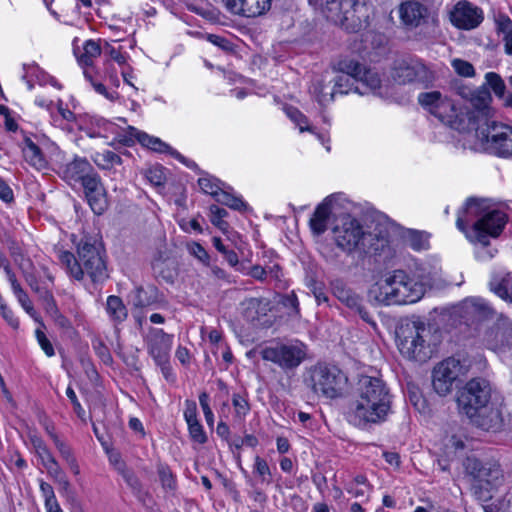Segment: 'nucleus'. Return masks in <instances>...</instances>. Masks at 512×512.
<instances>
[{
  "instance_id": "nucleus-1",
  "label": "nucleus",
  "mask_w": 512,
  "mask_h": 512,
  "mask_svg": "<svg viewBox=\"0 0 512 512\" xmlns=\"http://www.w3.org/2000/svg\"><path fill=\"white\" fill-rule=\"evenodd\" d=\"M392 408V395L379 377L363 375L358 379L349 404L348 417L359 427L387 420Z\"/></svg>"
},
{
  "instance_id": "nucleus-2",
  "label": "nucleus",
  "mask_w": 512,
  "mask_h": 512,
  "mask_svg": "<svg viewBox=\"0 0 512 512\" xmlns=\"http://www.w3.org/2000/svg\"><path fill=\"white\" fill-rule=\"evenodd\" d=\"M506 221V213L489 200L472 198L459 210L456 226L470 242L487 246L489 237H497Z\"/></svg>"
},
{
  "instance_id": "nucleus-3",
  "label": "nucleus",
  "mask_w": 512,
  "mask_h": 512,
  "mask_svg": "<svg viewBox=\"0 0 512 512\" xmlns=\"http://www.w3.org/2000/svg\"><path fill=\"white\" fill-rule=\"evenodd\" d=\"M424 291V285L404 270H394L373 284L368 296L381 305H401L417 302L424 295Z\"/></svg>"
},
{
  "instance_id": "nucleus-4",
  "label": "nucleus",
  "mask_w": 512,
  "mask_h": 512,
  "mask_svg": "<svg viewBox=\"0 0 512 512\" xmlns=\"http://www.w3.org/2000/svg\"><path fill=\"white\" fill-rule=\"evenodd\" d=\"M309 3L327 20L344 27L346 30L356 31L368 22L371 7L366 0H309Z\"/></svg>"
},
{
  "instance_id": "nucleus-5",
  "label": "nucleus",
  "mask_w": 512,
  "mask_h": 512,
  "mask_svg": "<svg viewBox=\"0 0 512 512\" xmlns=\"http://www.w3.org/2000/svg\"><path fill=\"white\" fill-rule=\"evenodd\" d=\"M419 105L443 124L458 128L464 115L462 106L452 96L438 90L421 92L417 97Z\"/></svg>"
},
{
  "instance_id": "nucleus-6",
  "label": "nucleus",
  "mask_w": 512,
  "mask_h": 512,
  "mask_svg": "<svg viewBox=\"0 0 512 512\" xmlns=\"http://www.w3.org/2000/svg\"><path fill=\"white\" fill-rule=\"evenodd\" d=\"M346 384V375L336 366L319 364L310 370L308 385L318 396L338 398L343 394Z\"/></svg>"
},
{
  "instance_id": "nucleus-7",
  "label": "nucleus",
  "mask_w": 512,
  "mask_h": 512,
  "mask_svg": "<svg viewBox=\"0 0 512 512\" xmlns=\"http://www.w3.org/2000/svg\"><path fill=\"white\" fill-rule=\"evenodd\" d=\"M491 397V387L482 378L471 379L459 392L457 402L459 408L471 419L481 416Z\"/></svg>"
},
{
  "instance_id": "nucleus-8",
  "label": "nucleus",
  "mask_w": 512,
  "mask_h": 512,
  "mask_svg": "<svg viewBox=\"0 0 512 512\" xmlns=\"http://www.w3.org/2000/svg\"><path fill=\"white\" fill-rule=\"evenodd\" d=\"M470 365L465 360L449 357L440 362L432 372V385L440 396L452 392L456 383L467 375Z\"/></svg>"
},
{
  "instance_id": "nucleus-9",
  "label": "nucleus",
  "mask_w": 512,
  "mask_h": 512,
  "mask_svg": "<svg viewBox=\"0 0 512 512\" xmlns=\"http://www.w3.org/2000/svg\"><path fill=\"white\" fill-rule=\"evenodd\" d=\"M476 136L481 141V147L501 157L512 156V127L487 121L486 127H479Z\"/></svg>"
},
{
  "instance_id": "nucleus-10",
  "label": "nucleus",
  "mask_w": 512,
  "mask_h": 512,
  "mask_svg": "<svg viewBox=\"0 0 512 512\" xmlns=\"http://www.w3.org/2000/svg\"><path fill=\"white\" fill-rule=\"evenodd\" d=\"M260 354L263 360L270 361L283 370H291L298 367L305 359L306 346L299 341L278 342L264 347Z\"/></svg>"
},
{
  "instance_id": "nucleus-11",
  "label": "nucleus",
  "mask_w": 512,
  "mask_h": 512,
  "mask_svg": "<svg viewBox=\"0 0 512 512\" xmlns=\"http://www.w3.org/2000/svg\"><path fill=\"white\" fill-rule=\"evenodd\" d=\"M428 333L423 323H413L404 328L398 339L401 354L409 359L425 361L429 357L425 340Z\"/></svg>"
},
{
  "instance_id": "nucleus-12",
  "label": "nucleus",
  "mask_w": 512,
  "mask_h": 512,
  "mask_svg": "<svg viewBox=\"0 0 512 512\" xmlns=\"http://www.w3.org/2000/svg\"><path fill=\"white\" fill-rule=\"evenodd\" d=\"M356 82L351 76L338 75L333 80L327 81L326 77L315 79L311 86V93L317 102L325 106L334 100L336 94H348L355 92Z\"/></svg>"
},
{
  "instance_id": "nucleus-13",
  "label": "nucleus",
  "mask_w": 512,
  "mask_h": 512,
  "mask_svg": "<svg viewBox=\"0 0 512 512\" xmlns=\"http://www.w3.org/2000/svg\"><path fill=\"white\" fill-rule=\"evenodd\" d=\"M332 232L336 245L346 252L354 251L364 235L358 220L348 214H343L336 219Z\"/></svg>"
},
{
  "instance_id": "nucleus-14",
  "label": "nucleus",
  "mask_w": 512,
  "mask_h": 512,
  "mask_svg": "<svg viewBox=\"0 0 512 512\" xmlns=\"http://www.w3.org/2000/svg\"><path fill=\"white\" fill-rule=\"evenodd\" d=\"M433 7V0H406L398 6L400 22L409 30L421 27L428 23Z\"/></svg>"
},
{
  "instance_id": "nucleus-15",
  "label": "nucleus",
  "mask_w": 512,
  "mask_h": 512,
  "mask_svg": "<svg viewBox=\"0 0 512 512\" xmlns=\"http://www.w3.org/2000/svg\"><path fill=\"white\" fill-rule=\"evenodd\" d=\"M78 256L84 274L87 273L93 282L103 281L107 278L105 261L94 245L81 242L78 246Z\"/></svg>"
},
{
  "instance_id": "nucleus-16",
  "label": "nucleus",
  "mask_w": 512,
  "mask_h": 512,
  "mask_svg": "<svg viewBox=\"0 0 512 512\" xmlns=\"http://www.w3.org/2000/svg\"><path fill=\"white\" fill-rule=\"evenodd\" d=\"M148 353L154 361L161 366L168 363L172 347L173 336L165 333L162 329L151 328L144 338Z\"/></svg>"
},
{
  "instance_id": "nucleus-17",
  "label": "nucleus",
  "mask_w": 512,
  "mask_h": 512,
  "mask_svg": "<svg viewBox=\"0 0 512 512\" xmlns=\"http://www.w3.org/2000/svg\"><path fill=\"white\" fill-rule=\"evenodd\" d=\"M482 21V10L467 1L458 2L451 12L452 24L460 29H474Z\"/></svg>"
},
{
  "instance_id": "nucleus-18",
  "label": "nucleus",
  "mask_w": 512,
  "mask_h": 512,
  "mask_svg": "<svg viewBox=\"0 0 512 512\" xmlns=\"http://www.w3.org/2000/svg\"><path fill=\"white\" fill-rule=\"evenodd\" d=\"M394 77L400 83H427L432 79L430 70L418 60H411L399 64L395 68Z\"/></svg>"
},
{
  "instance_id": "nucleus-19",
  "label": "nucleus",
  "mask_w": 512,
  "mask_h": 512,
  "mask_svg": "<svg viewBox=\"0 0 512 512\" xmlns=\"http://www.w3.org/2000/svg\"><path fill=\"white\" fill-rule=\"evenodd\" d=\"M232 14L244 17H257L266 13L272 0H221Z\"/></svg>"
},
{
  "instance_id": "nucleus-20",
  "label": "nucleus",
  "mask_w": 512,
  "mask_h": 512,
  "mask_svg": "<svg viewBox=\"0 0 512 512\" xmlns=\"http://www.w3.org/2000/svg\"><path fill=\"white\" fill-rule=\"evenodd\" d=\"M127 132L131 137L137 139V141L143 146L152 151L159 153H169L172 156L182 159L183 157L177 152L174 151L168 144L163 142L160 138L151 136L143 131L138 130L135 127L129 126L127 128Z\"/></svg>"
},
{
  "instance_id": "nucleus-21",
  "label": "nucleus",
  "mask_w": 512,
  "mask_h": 512,
  "mask_svg": "<svg viewBox=\"0 0 512 512\" xmlns=\"http://www.w3.org/2000/svg\"><path fill=\"white\" fill-rule=\"evenodd\" d=\"M93 170L92 165L86 158L75 157L62 168L61 173L63 179L72 185L79 183Z\"/></svg>"
},
{
  "instance_id": "nucleus-22",
  "label": "nucleus",
  "mask_w": 512,
  "mask_h": 512,
  "mask_svg": "<svg viewBox=\"0 0 512 512\" xmlns=\"http://www.w3.org/2000/svg\"><path fill=\"white\" fill-rule=\"evenodd\" d=\"M332 213V200L328 197L318 205L310 219V228L314 234L321 235L326 231Z\"/></svg>"
},
{
  "instance_id": "nucleus-23",
  "label": "nucleus",
  "mask_w": 512,
  "mask_h": 512,
  "mask_svg": "<svg viewBox=\"0 0 512 512\" xmlns=\"http://www.w3.org/2000/svg\"><path fill=\"white\" fill-rule=\"evenodd\" d=\"M459 94L461 97L470 101L472 107L483 113L487 114V110L489 109V105L491 103V95L485 89H469L463 88L459 90Z\"/></svg>"
},
{
  "instance_id": "nucleus-24",
  "label": "nucleus",
  "mask_w": 512,
  "mask_h": 512,
  "mask_svg": "<svg viewBox=\"0 0 512 512\" xmlns=\"http://www.w3.org/2000/svg\"><path fill=\"white\" fill-rule=\"evenodd\" d=\"M355 82V92L360 95H364L369 92L376 93V91L381 87L379 74L371 69H366L365 67L362 70V74L360 77H357Z\"/></svg>"
},
{
  "instance_id": "nucleus-25",
  "label": "nucleus",
  "mask_w": 512,
  "mask_h": 512,
  "mask_svg": "<svg viewBox=\"0 0 512 512\" xmlns=\"http://www.w3.org/2000/svg\"><path fill=\"white\" fill-rule=\"evenodd\" d=\"M495 25L497 34L504 44L505 53L512 55V20L500 13L495 16Z\"/></svg>"
},
{
  "instance_id": "nucleus-26",
  "label": "nucleus",
  "mask_w": 512,
  "mask_h": 512,
  "mask_svg": "<svg viewBox=\"0 0 512 512\" xmlns=\"http://www.w3.org/2000/svg\"><path fill=\"white\" fill-rule=\"evenodd\" d=\"M46 313L52 318L54 323L61 329L71 328V323L58 309L54 297L50 291L45 290L42 295Z\"/></svg>"
},
{
  "instance_id": "nucleus-27",
  "label": "nucleus",
  "mask_w": 512,
  "mask_h": 512,
  "mask_svg": "<svg viewBox=\"0 0 512 512\" xmlns=\"http://www.w3.org/2000/svg\"><path fill=\"white\" fill-rule=\"evenodd\" d=\"M463 308L467 313H472L483 318L493 317L496 314L489 303L479 297H470L465 299L463 301Z\"/></svg>"
},
{
  "instance_id": "nucleus-28",
  "label": "nucleus",
  "mask_w": 512,
  "mask_h": 512,
  "mask_svg": "<svg viewBox=\"0 0 512 512\" xmlns=\"http://www.w3.org/2000/svg\"><path fill=\"white\" fill-rule=\"evenodd\" d=\"M58 259L62 267L72 278L78 281L83 279L84 271L73 253L61 250L58 252Z\"/></svg>"
},
{
  "instance_id": "nucleus-29",
  "label": "nucleus",
  "mask_w": 512,
  "mask_h": 512,
  "mask_svg": "<svg viewBox=\"0 0 512 512\" xmlns=\"http://www.w3.org/2000/svg\"><path fill=\"white\" fill-rule=\"evenodd\" d=\"M25 160L36 169L40 170L46 167V161L40 148L29 138L24 141L22 149Z\"/></svg>"
},
{
  "instance_id": "nucleus-30",
  "label": "nucleus",
  "mask_w": 512,
  "mask_h": 512,
  "mask_svg": "<svg viewBox=\"0 0 512 512\" xmlns=\"http://www.w3.org/2000/svg\"><path fill=\"white\" fill-rule=\"evenodd\" d=\"M106 312L110 320L114 323H121L126 320L128 311L122 299L118 296L111 295L106 301Z\"/></svg>"
},
{
  "instance_id": "nucleus-31",
  "label": "nucleus",
  "mask_w": 512,
  "mask_h": 512,
  "mask_svg": "<svg viewBox=\"0 0 512 512\" xmlns=\"http://www.w3.org/2000/svg\"><path fill=\"white\" fill-rule=\"evenodd\" d=\"M486 473H483V481L482 487H476L475 489L485 490L487 495H484V498H490L491 495L489 492L495 488H497L503 480L502 472L497 465H493L491 467H486Z\"/></svg>"
},
{
  "instance_id": "nucleus-32",
  "label": "nucleus",
  "mask_w": 512,
  "mask_h": 512,
  "mask_svg": "<svg viewBox=\"0 0 512 512\" xmlns=\"http://www.w3.org/2000/svg\"><path fill=\"white\" fill-rule=\"evenodd\" d=\"M102 49L95 40H87L83 45V51L77 56L78 63L84 68L93 65L94 60L100 56Z\"/></svg>"
},
{
  "instance_id": "nucleus-33",
  "label": "nucleus",
  "mask_w": 512,
  "mask_h": 512,
  "mask_svg": "<svg viewBox=\"0 0 512 512\" xmlns=\"http://www.w3.org/2000/svg\"><path fill=\"white\" fill-rule=\"evenodd\" d=\"M333 294L339 301L352 309L359 307L361 302V298L341 282H336L333 285Z\"/></svg>"
},
{
  "instance_id": "nucleus-34",
  "label": "nucleus",
  "mask_w": 512,
  "mask_h": 512,
  "mask_svg": "<svg viewBox=\"0 0 512 512\" xmlns=\"http://www.w3.org/2000/svg\"><path fill=\"white\" fill-rule=\"evenodd\" d=\"M346 491L355 498L368 497L372 491V486L369 484L364 475H357L351 482L345 486Z\"/></svg>"
},
{
  "instance_id": "nucleus-35",
  "label": "nucleus",
  "mask_w": 512,
  "mask_h": 512,
  "mask_svg": "<svg viewBox=\"0 0 512 512\" xmlns=\"http://www.w3.org/2000/svg\"><path fill=\"white\" fill-rule=\"evenodd\" d=\"M363 68L358 61L349 57L341 58L334 65L336 71L342 73V75L351 76L354 81H356L357 77H360Z\"/></svg>"
},
{
  "instance_id": "nucleus-36",
  "label": "nucleus",
  "mask_w": 512,
  "mask_h": 512,
  "mask_svg": "<svg viewBox=\"0 0 512 512\" xmlns=\"http://www.w3.org/2000/svg\"><path fill=\"white\" fill-rule=\"evenodd\" d=\"M93 161L102 170H111L122 164L121 157L111 150L96 152L93 155Z\"/></svg>"
},
{
  "instance_id": "nucleus-37",
  "label": "nucleus",
  "mask_w": 512,
  "mask_h": 512,
  "mask_svg": "<svg viewBox=\"0 0 512 512\" xmlns=\"http://www.w3.org/2000/svg\"><path fill=\"white\" fill-rule=\"evenodd\" d=\"M86 199L92 211L97 215L103 214L107 208L105 188L98 189L95 193L87 194Z\"/></svg>"
},
{
  "instance_id": "nucleus-38",
  "label": "nucleus",
  "mask_w": 512,
  "mask_h": 512,
  "mask_svg": "<svg viewBox=\"0 0 512 512\" xmlns=\"http://www.w3.org/2000/svg\"><path fill=\"white\" fill-rule=\"evenodd\" d=\"M253 473L259 478L261 484H271L272 474L265 459L259 456L254 458Z\"/></svg>"
},
{
  "instance_id": "nucleus-39",
  "label": "nucleus",
  "mask_w": 512,
  "mask_h": 512,
  "mask_svg": "<svg viewBox=\"0 0 512 512\" xmlns=\"http://www.w3.org/2000/svg\"><path fill=\"white\" fill-rule=\"evenodd\" d=\"M134 304L138 307H148L156 303L157 290L153 287L144 289L138 287L136 289Z\"/></svg>"
},
{
  "instance_id": "nucleus-40",
  "label": "nucleus",
  "mask_w": 512,
  "mask_h": 512,
  "mask_svg": "<svg viewBox=\"0 0 512 512\" xmlns=\"http://www.w3.org/2000/svg\"><path fill=\"white\" fill-rule=\"evenodd\" d=\"M465 468L466 471L475 479L474 488L482 487L483 473H486V467L482 466L477 459L467 458L465 461Z\"/></svg>"
},
{
  "instance_id": "nucleus-41",
  "label": "nucleus",
  "mask_w": 512,
  "mask_h": 512,
  "mask_svg": "<svg viewBox=\"0 0 512 512\" xmlns=\"http://www.w3.org/2000/svg\"><path fill=\"white\" fill-rule=\"evenodd\" d=\"M216 201L238 211L246 208V204L240 197L234 196L223 189L218 193Z\"/></svg>"
},
{
  "instance_id": "nucleus-42",
  "label": "nucleus",
  "mask_w": 512,
  "mask_h": 512,
  "mask_svg": "<svg viewBox=\"0 0 512 512\" xmlns=\"http://www.w3.org/2000/svg\"><path fill=\"white\" fill-rule=\"evenodd\" d=\"M30 442L36 455L39 457L41 464H44L45 462L54 458L53 455L50 453L49 449L47 448L46 444L40 437L35 435L31 436Z\"/></svg>"
},
{
  "instance_id": "nucleus-43",
  "label": "nucleus",
  "mask_w": 512,
  "mask_h": 512,
  "mask_svg": "<svg viewBox=\"0 0 512 512\" xmlns=\"http://www.w3.org/2000/svg\"><path fill=\"white\" fill-rule=\"evenodd\" d=\"M79 183H81L84 188L85 196L89 193H95L98 189L104 188L99 175L94 170Z\"/></svg>"
},
{
  "instance_id": "nucleus-44",
  "label": "nucleus",
  "mask_w": 512,
  "mask_h": 512,
  "mask_svg": "<svg viewBox=\"0 0 512 512\" xmlns=\"http://www.w3.org/2000/svg\"><path fill=\"white\" fill-rule=\"evenodd\" d=\"M481 428L485 430H495L500 427L502 419L498 409H491L489 417L475 421Z\"/></svg>"
},
{
  "instance_id": "nucleus-45",
  "label": "nucleus",
  "mask_w": 512,
  "mask_h": 512,
  "mask_svg": "<svg viewBox=\"0 0 512 512\" xmlns=\"http://www.w3.org/2000/svg\"><path fill=\"white\" fill-rule=\"evenodd\" d=\"M198 184L204 193L212 195L215 199L222 190L219 181L212 177H201L198 180Z\"/></svg>"
},
{
  "instance_id": "nucleus-46",
  "label": "nucleus",
  "mask_w": 512,
  "mask_h": 512,
  "mask_svg": "<svg viewBox=\"0 0 512 512\" xmlns=\"http://www.w3.org/2000/svg\"><path fill=\"white\" fill-rule=\"evenodd\" d=\"M491 290L502 299H510L512 301V284L506 278L502 279L501 282L495 283L492 281L490 283Z\"/></svg>"
},
{
  "instance_id": "nucleus-47",
  "label": "nucleus",
  "mask_w": 512,
  "mask_h": 512,
  "mask_svg": "<svg viewBox=\"0 0 512 512\" xmlns=\"http://www.w3.org/2000/svg\"><path fill=\"white\" fill-rule=\"evenodd\" d=\"M210 214V221L212 224L217 226L222 231L227 229L228 224L224 221V217L227 216L228 212L225 209L220 208L217 205H212L210 206Z\"/></svg>"
},
{
  "instance_id": "nucleus-48",
  "label": "nucleus",
  "mask_w": 512,
  "mask_h": 512,
  "mask_svg": "<svg viewBox=\"0 0 512 512\" xmlns=\"http://www.w3.org/2000/svg\"><path fill=\"white\" fill-rule=\"evenodd\" d=\"M451 66L454 71L462 77H473L475 75L473 65L466 60L455 58L451 61Z\"/></svg>"
},
{
  "instance_id": "nucleus-49",
  "label": "nucleus",
  "mask_w": 512,
  "mask_h": 512,
  "mask_svg": "<svg viewBox=\"0 0 512 512\" xmlns=\"http://www.w3.org/2000/svg\"><path fill=\"white\" fill-rule=\"evenodd\" d=\"M188 431L191 439L198 443V444H204L207 441V435L204 431V428L199 420L190 422L187 424Z\"/></svg>"
},
{
  "instance_id": "nucleus-50",
  "label": "nucleus",
  "mask_w": 512,
  "mask_h": 512,
  "mask_svg": "<svg viewBox=\"0 0 512 512\" xmlns=\"http://www.w3.org/2000/svg\"><path fill=\"white\" fill-rule=\"evenodd\" d=\"M287 115L299 127L300 132L310 131L312 128L308 124V119L296 108H288Z\"/></svg>"
},
{
  "instance_id": "nucleus-51",
  "label": "nucleus",
  "mask_w": 512,
  "mask_h": 512,
  "mask_svg": "<svg viewBox=\"0 0 512 512\" xmlns=\"http://www.w3.org/2000/svg\"><path fill=\"white\" fill-rule=\"evenodd\" d=\"M408 241L409 245L414 250H423L428 248V236L423 232L410 231Z\"/></svg>"
},
{
  "instance_id": "nucleus-52",
  "label": "nucleus",
  "mask_w": 512,
  "mask_h": 512,
  "mask_svg": "<svg viewBox=\"0 0 512 512\" xmlns=\"http://www.w3.org/2000/svg\"><path fill=\"white\" fill-rule=\"evenodd\" d=\"M158 475L163 488L174 490L176 488V480L171 470L164 465H159Z\"/></svg>"
},
{
  "instance_id": "nucleus-53",
  "label": "nucleus",
  "mask_w": 512,
  "mask_h": 512,
  "mask_svg": "<svg viewBox=\"0 0 512 512\" xmlns=\"http://www.w3.org/2000/svg\"><path fill=\"white\" fill-rule=\"evenodd\" d=\"M486 83L491 87L494 94L497 96L499 93H503L506 89V84L501 76L495 72H488L485 74Z\"/></svg>"
},
{
  "instance_id": "nucleus-54",
  "label": "nucleus",
  "mask_w": 512,
  "mask_h": 512,
  "mask_svg": "<svg viewBox=\"0 0 512 512\" xmlns=\"http://www.w3.org/2000/svg\"><path fill=\"white\" fill-rule=\"evenodd\" d=\"M232 404L234 406L235 416L239 419H243L250 411L248 401L239 394L233 395Z\"/></svg>"
},
{
  "instance_id": "nucleus-55",
  "label": "nucleus",
  "mask_w": 512,
  "mask_h": 512,
  "mask_svg": "<svg viewBox=\"0 0 512 512\" xmlns=\"http://www.w3.org/2000/svg\"><path fill=\"white\" fill-rule=\"evenodd\" d=\"M147 180L154 186H161L164 183V169L161 166H152L145 171Z\"/></svg>"
},
{
  "instance_id": "nucleus-56",
  "label": "nucleus",
  "mask_w": 512,
  "mask_h": 512,
  "mask_svg": "<svg viewBox=\"0 0 512 512\" xmlns=\"http://www.w3.org/2000/svg\"><path fill=\"white\" fill-rule=\"evenodd\" d=\"M107 454L110 464L113 465L114 468L126 479H129L130 474L126 469L125 463L121 459L120 453L113 450H107Z\"/></svg>"
},
{
  "instance_id": "nucleus-57",
  "label": "nucleus",
  "mask_w": 512,
  "mask_h": 512,
  "mask_svg": "<svg viewBox=\"0 0 512 512\" xmlns=\"http://www.w3.org/2000/svg\"><path fill=\"white\" fill-rule=\"evenodd\" d=\"M199 403L202 408L206 423L209 427H213L214 425V414L210 407L209 403V395L206 392H202L199 395Z\"/></svg>"
},
{
  "instance_id": "nucleus-58",
  "label": "nucleus",
  "mask_w": 512,
  "mask_h": 512,
  "mask_svg": "<svg viewBox=\"0 0 512 512\" xmlns=\"http://www.w3.org/2000/svg\"><path fill=\"white\" fill-rule=\"evenodd\" d=\"M42 328L43 327L40 326L35 331V335H36L37 341H38L41 349L44 351V353L48 357H52V356L55 355V351H54L53 345L51 344L49 339L46 337V335L43 332Z\"/></svg>"
},
{
  "instance_id": "nucleus-59",
  "label": "nucleus",
  "mask_w": 512,
  "mask_h": 512,
  "mask_svg": "<svg viewBox=\"0 0 512 512\" xmlns=\"http://www.w3.org/2000/svg\"><path fill=\"white\" fill-rule=\"evenodd\" d=\"M42 465L45 467L48 475L54 480V482L58 481L60 478L66 475L55 458H52Z\"/></svg>"
},
{
  "instance_id": "nucleus-60",
  "label": "nucleus",
  "mask_w": 512,
  "mask_h": 512,
  "mask_svg": "<svg viewBox=\"0 0 512 512\" xmlns=\"http://www.w3.org/2000/svg\"><path fill=\"white\" fill-rule=\"evenodd\" d=\"M0 312L6 322L14 329L19 327V320L15 317L13 311L4 303L3 298L0 299Z\"/></svg>"
},
{
  "instance_id": "nucleus-61",
  "label": "nucleus",
  "mask_w": 512,
  "mask_h": 512,
  "mask_svg": "<svg viewBox=\"0 0 512 512\" xmlns=\"http://www.w3.org/2000/svg\"><path fill=\"white\" fill-rule=\"evenodd\" d=\"M183 416L186 423L194 422L198 420V411L196 402L193 400H186L184 403Z\"/></svg>"
},
{
  "instance_id": "nucleus-62",
  "label": "nucleus",
  "mask_w": 512,
  "mask_h": 512,
  "mask_svg": "<svg viewBox=\"0 0 512 512\" xmlns=\"http://www.w3.org/2000/svg\"><path fill=\"white\" fill-rule=\"evenodd\" d=\"M83 73H84L85 78L91 83V85L93 86L94 90L97 93L103 95L107 99H110V100L114 99V94L113 93H109L107 91L106 87L102 83L95 82L93 80V77H92L91 73L87 69H85Z\"/></svg>"
},
{
  "instance_id": "nucleus-63",
  "label": "nucleus",
  "mask_w": 512,
  "mask_h": 512,
  "mask_svg": "<svg viewBox=\"0 0 512 512\" xmlns=\"http://www.w3.org/2000/svg\"><path fill=\"white\" fill-rule=\"evenodd\" d=\"M66 396L69 398L73 405V409L78 417L83 418L85 415V410L83 409L82 405L80 404L75 391L72 387L68 386L66 389Z\"/></svg>"
},
{
  "instance_id": "nucleus-64",
  "label": "nucleus",
  "mask_w": 512,
  "mask_h": 512,
  "mask_svg": "<svg viewBox=\"0 0 512 512\" xmlns=\"http://www.w3.org/2000/svg\"><path fill=\"white\" fill-rule=\"evenodd\" d=\"M104 52L109 55V57L116 61L118 64L123 65L126 63V55L122 54L118 49L109 43H105Z\"/></svg>"
}]
</instances>
